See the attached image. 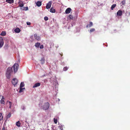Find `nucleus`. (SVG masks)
I'll return each instance as SVG.
<instances>
[{"label":"nucleus","mask_w":130,"mask_h":130,"mask_svg":"<svg viewBox=\"0 0 130 130\" xmlns=\"http://www.w3.org/2000/svg\"><path fill=\"white\" fill-rule=\"evenodd\" d=\"M3 116L2 115V114L0 112V121L2 120L3 119Z\"/></svg>","instance_id":"obj_22"},{"label":"nucleus","mask_w":130,"mask_h":130,"mask_svg":"<svg viewBox=\"0 0 130 130\" xmlns=\"http://www.w3.org/2000/svg\"><path fill=\"white\" fill-rule=\"evenodd\" d=\"M116 4H113L111 6V9L112 10L116 6Z\"/></svg>","instance_id":"obj_21"},{"label":"nucleus","mask_w":130,"mask_h":130,"mask_svg":"<svg viewBox=\"0 0 130 130\" xmlns=\"http://www.w3.org/2000/svg\"><path fill=\"white\" fill-rule=\"evenodd\" d=\"M9 108H11V105H12V103L10 102H9Z\"/></svg>","instance_id":"obj_33"},{"label":"nucleus","mask_w":130,"mask_h":130,"mask_svg":"<svg viewBox=\"0 0 130 130\" xmlns=\"http://www.w3.org/2000/svg\"><path fill=\"white\" fill-rule=\"evenodd\" d=\"M68 69V68L67 67H66L63 68V70L64 71H67Z\"/></svg>","instance_id":"obj_28"},{"label":"nucleus","mask_w":130,"mask_h":130,"mask_svg":"<svg viewBox=\"0 0 130 130\" xmlns=\"http://www.w3.org/2000/svg\"><path fill=\"white\" fill-rule=\"evenodd\" d=\"M50 12L52 13H55V10L53 7H52L50 9Z\"/></svg>","instance_id":"obj_13"},{"label":"nucleus","mask_w":130,"mask_h":130,"mask_svg":"<svg viewBox=\"0 0 130 130\" xmlns=\"http://www.w3.org/2000/svg\"><path fill=\"white\" fill-rule=\"evenodd\" d=\"M24 5L23 3H20L19 4V6L20 7H22Z\"/></svg>","instance_id":"obj_26"},{"label":"nucleus","mask_w":130,"mask_h":130,"mask_svg":"<svg viewBox=\"0 0 130 130\" xmlns=\"http://www.w3.org/2000/svg\"><path fill=\"white\" fill-rule=\"evenodd\" d=\"M21 123L19 121H18V122H17L16 123V125L18 127H20V126Z\"/></svg>","instance_id":"obj_15"},{"label":"nucleus","mask_w":130,"mask_h":130,"mask_svg":"<svg viewBox=\"0 0 130 130\" xmlns=\"http://www.w3.org/2000/svg\"><path fill=\"white\" fill-rule=\"evenodd\" d=\"M4 100L5 99L4 97L2 96V98L1 100V104H4L5 103Z\"/></svg>","instance_id":"obj_12"},{"label":"nucleus","mask_w":130,"mask_h":130,"mask_svg":"<svg viewBox=\"0 0 130 130\" xmlns=\"http://www.w3.org/2000/svg\"><path fill=\"white\" fill-rule=\"evenodd\" d=\"M40 45V43H39L37 42L35 44V46L36 47L38 48L39 47Z\"/></svg>","instance_id":"obj_19"},{"label":"nucleus","mask_w":130,"mask_h":130,"mask_svg":"<svg viewBox=\"0 0 130 130\" xmlns=\"http://www.w3.org/2000/svg\"><path fill=\"white\" fill-rule=\"evenodd\" d=\"M6 34V32L5 31H2L0 34V35L1 36H5Z\"/></svg>","instance_id":"obj_18"},{"label":"nucleus","mask_w":130,"mask_h":130,"mask_svg":"<svg viewBox=\"0 0 130 130\" xmlns=\"http://www.w3.org/2000/svg\"><path fill=\"white\" fill-rule=\"evenodd\" d=\"M88 26H89V25L88 24V25H87L86 26V27L87 28L88 27Z\"/></svg>","instance_id":"obj_39"},{"label":"nucleus","mask_w":130,"mask_h":130,"mask_svg":"<svg viewBox=\"0 0 130 130\" xmlns=\"http://www.w3.org/2000/svg\"><path fill=\"white\" fill-rule=\"evenodd\" d=\"M125 3V1L123 0L121 2V4L123 5H124Z\"/></svg>","instance_id":"obj_27"},{"label":"nucleus","mask_w":130,"mask_h":130,"mask_svg":"<svg viewBox=\"0 0 130 130\" xmlns=\"http://www.w3.org/2000/svg\"><path fill=\"white\" fill-rule=\"evenodd\" d=\"M27 25H30L31 23L30 22H27Z\"/></svg>","instance_id":"obj_36"},{"label":"nucleus","mask_w":130,"mask_h":130,"mask_svg":"<svg viewBox=\"0 0 130 130\" xmlns=\"http://www.w3.org/2000/svg\"><path fill=\"white\" fill-rule=\"evenodd\" d=\"M69 17L71 19H73V16L71 15L70 14L69 15Z\"/></svg>","instance_id":"obj_31"},{"label":"nucleus","mask_w":130,"mask_h":130,"mask_svg":"<svg viewBox=\"0 0 130 130\" xmlns=\"http://www.w3.org/2000/svg\"><path fill=\"white\" fill-rule=\"evenodd\" d=\"M49 106V103L47 102L44 104L43 106H42V107L43 110H47L48 109Z\"/></svg>","instance_id":"obj_2"},{"label":"nucleus","mask_w":130,"mask_h":130,"mask_svg":"<svg viewBox=\"0 0 130 130\" xmlns=\"http://www.w3.org/2000/svg\"><path fill=\"white\" fill-rule=\"evenodd\" d=\"M44 19L46 21H47L48 20V18L47 17H45L44 18Z\"/></svg>","instance_id":"obj_32"},{"label":"nucleus","mask_w":130,"mask_h":130,"mask_svg":"<svg viewBox=\"0 0 130 130\" xmlns=\"http://www.w3.org/2000/svg\"><path fill=\"white\" fill-rule=\"evenodd\" d=\"M54 123H55L56 124L57 123V119H55V118H54Z\"/></svg>","instance_id":"obj_34"},{"label":"nucleus","mask_w":130,"mask_h":130,"mask_svg":"<svg viewBox=\"0 0 130 130\" xmlns=\"http://www.w3.org/2000/svg\"><path fill=\"white\" fill-rule=\"evenodd\" d=\"M12 72V68H8L6 73V76L7 79H9L10 78Z\"/></svg>","instance_id":"obj_1"},{"label":"nucleus","mask_w":130,"mask_h":130,"mask_svg":"<svg viewBox=\"0 0 130 130\" xmlns=\"http://www.w3.org/2000/svg\"><path fill=\"white\" fill-rule=\"evenodd\" d=\"M47 130H50L49 129H48Z\"/></svg>","instance_id":"obj_41"},{"label":"nucleus","mask_w":130,"mask_h":130,"mask_svg":"<svg viewBox=\"0 0 130 130\" xmlns=\"http://www.w3.org/2000/svg\"><path fill=\"white\" fill-rule=\"evenodd\" d=\"M24 86V84L23 82H21L20 85V87H22Z\"/></svg>","instance_id":"obj_24"},{"label":"nucleus","mask_w":130,"mask_h":130,"mask_svg":"<svg viewBox=\"0 0 130 130\" xmlns=\"http://www.w3.org/2000/svg\"><path fill=\"white\" fill-rule=\"evenodd\" d=\"M52 4V1H50L48 2V3L47 4L46 6V8L48 9L50 8L51 7V5Z\"/></svg>","instance_id":"obj_6"},{"label":"nucleus","mask_w":130,"mask_h":130,"mask_svg":"<svg viewBox=\"0 0 130 130\" xmlns=\"http://www.w3.org/2000/svg\"><path fill=\"white\" fill-rule=\"evenodd\" d=\"M18 83V80L15 78H14L12 81V83L13 85H15L17 84Z\"/></svg>","instance_id":"obj_4"},{"label":"nucleus","mask_w":130,"mask_h":130,"mask_svg":"<svg viewBox=\"0 0 130 130\" xmlns=\"http://www.w3.org/2000/svg\"><path fill=\"white\" fill-rule=\"evenodd\" d=\"M93 25V23L91 22H89V27H90Z\"/></svg>","instance_id":"obj_25"},{"label":"nucleus","mask_w":130,"mask_h":130,"mask_svg":"<svg viewBox=\"0 0 130 130\" xmlns=\"http://www.w3.org/2000/svg\"><path fill=\"white\" fill-rule=\"evenodd\" d=\"M71 9L70 8H67L65 11V13H66L67 14H69L71 12Z\"/></svg>","instance_id":"obj_8"},{"label":"nucleus","mask_w":130,"mask_h":130,"mask_svg":"<svg viewBox=\"0 0 130 130\" xmlns=\"http://www.w3.org/2000/svg\"><path fill=\"white\" fill-rule=\"evenodd\" d=\"M95 29L94 28H93L91 29L90 30V32H93L94 31H95Z\"/></svg>","instance_id":"obj_29"},{"label":"nucleus","mask_w":130,"mask_h":130,"mask_svg":"<svg viewBox=\"0 0 130 130\" xmlns=\"http://www.w3.org/2000/svg\"><path fill=\"white\" fill-rule=\"evenodd\" d=\"M122 11L120 10H119L117 13V15L118 16H120L122 15Z\"/></svg>","instance_id":"obj_7"},{"label":"nucleus","mask_w":130,"mask_h":130,"mask_svg":"<svg viewBox=\"0 0 130 130\" xmlns=\"http://www.w3.org/2000/svg\"><path fill=\"white\" fill-rule=\"evenodd\" d=\"M40 49H42V48H43L44 46H43V45H41L40 46Z\"/></svg>","instance_id":"obj_35"},{"label":"nucleus","mask_w":130,"mask_h":130,"mask_svg":"<svg viewBox=\"0 0 130 130\" xmlns=\"http://www.w3.org/2000/svg\"><path fill=\"white\" fill-rule=\"evenodd\" d=\"M41 84L39 83H37L35 84L33 86V88H34L39 87L40 85Z\"/></svg>","instance_id":"obj_9"},{"label":"nucleus","mask_w":130,"mask_h":130,"mask_svg":"<svg viewBox=\"0 0 130 130\" xmlns=\"http://www.w3.org/2000/svg\"><path fill=\"white\" fill-rule=\"evenodd\" d=\"M41 63V64H43L44 63L45 59L43 58H42L40 60Z\"/></svg>","instance_id":"obj_16"},{"label":"nucleus","mask_w":130,"mask_h":130,"mask_svg":"<svg viewBox=\"0 0 130 130\" xmlns=\"http://www.w3.org/2000/svg\"><path fill=\"white\" fill-rule=\"evenodd\" d=\"M22 88V87H20V90L19 91V92H22L23 91V90L25 89L24 88Z\"/></svg>","instance_id":"obj_23"},{"label":"nucleus","mask_w":130,"mask_h":130,"mask_svg":"<svg viewBox=\"0 0 130 130\" xmlns=\"http://www.w3.org/2000/svg\"><path fill=\"white\" fill-rule=\"evenodd\" d=\"M11 116V113L9 112L8 114L7 115L6 117L7 119H8L9 118H10Z\"/></svg>","instance_id":"obj_20"},{"label":"nucleus","mask_w":130,"mask_h":130,"mask_svg":"<svg viewBox=\"0 0 130 130\" xmlns=\"http://www.w3.org/2000/svg\"><path fill=\"white\" fill-rule=\"evenodd\" d=\"M19 67V64L18 63H15L12 67L15 73L17 72L18 70Z\"/></svg>","instance_id":"obj_3"},{"label":"nucleus","mask_w":130,"mask_h":130,"mask_svg":"<svg viewBox=\"0 0 130 130\" xmlns=\"http://www.w3.org/2000/svg\"><path fill=\"white\" fill-rule=\"evenodd\" d=\"M14 31L17 33H19L20 32V30L19 28H17L14 29Z\"/></svg>","instance_id":"obj_14"},{"label":"nucleus","mask_w":130,"mask_h":130,"mask_svg":"<svg viewBox=\"0 0 130 130\" xmlns=\"http://www.w3.org/2000/svg\"><path fill=\"white\" fill-rule=\"evenodd\" d=\"M60 129L61 130L63 129V127H62V126H60Z\"/></svg>","instance_id":"obj_38"},{"label":"nucleus","mask_w":130,"mask_h":130,"mask_svg":"<svg viewBox=\"0 0 130 130\" xmlns=\"http://www.w3.org/2000/svg\"><path fill=\"white\" fill-rule=\"evenodd\" d=\"M23 10H27L28 9V8L27 7L23 8Z\"/></svg>","instance_id":"obj_30"},{"label":"nucleus","mask_w":130,"mask_h":130,"mask_svg":"<svg viewBox=\"0 0 130 130\" xmlns=\"http://www.w3.org/2000/svg\"><path fill=\"white\" fill-rule=\"evenodd\" d=\"M4 44L3 39L2 37H0V48L2 47Z\"/></svg>","instance_id":"obj_5"},{"label":"nucleus","mask_w":130,"mask_h":130,"mask_svg":"<svg viewBox=\"0 0 130 130\" xmlns=\"http://www.w3.org/2000/svg\"><path fill=\"white\" fill-rule=\"evenodd\" d=\"M2 130H5V126H3Z\"/></svg>","instance_id":"obj_37"},{"label":"nucleus","mask_w":130,"mask_h":130,"mask_svg":"<svg viewBox=\"0 0 130 130\" xmlns=\"http://www.w3.org/2000/svg\"><path fill=\"white\" fill-rule=\"evenodd\" d=\"M6 1L7 2L10 4H11L13 2V0H6Z\"/></svg>","instance_id":"obj_17"},{"label":"nucleus","mask_w":130,"mask_h":130,"mask_svg":"<svg viewBox=\"0 0 130 130\" xmlns=\"http://www.w3.org/2000/svg\"><path fill=\"white\" fill-rule=\"evenodd\" d=\"M35 38L37 40H39L40 39V37L39 36H38L37 34H34Z\"/></svg>","instance_id":"obj_10"},{"label":"nucleus","mask_w":130,"mask_h":130,"mask_svg":"<svg viewBox=\"0 0 130 130\" xmlns=\"http://www.w3.org/2000/svg\"><path fill=\"white\" fill-rule=\"evenodd\" d=\"M129 15H130V12L129 13Z\"/></svg>","instance_id":"obj_40"},{"label":"nucleus","mask_w":130,"mask_h":130,"mask_svg":"<svg viewBox=\"0 0 130 130\" xmlns=\"http://www.w3.org/2000/svg\"><path fill=\"white\" fill-rule=\"evenodd\" d=\"M36 4L38 6L40 7L41 5L42 2H41L38 1Z\"/></svg>","instance_id":"obj_11"}]
</instances>
